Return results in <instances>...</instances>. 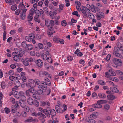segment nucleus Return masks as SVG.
<instances>
[{
  "label": "nucleus",
  "instance_id": "f257e3e1",
  "mask_svg": "<svg viewBox=\"0 0 123 123\" xmlns=\"http://www.w3.org/2000/svg\"><path fill=\"white\" fill-rule=\"evenodd\" d=\"M43 112L46 117H50V115L52 117L55 116L56 115L55 110L53 109H50L49 107H47L46 109L43 110Z\"/></svg>",
  "mask_w": 123,
  "mask_h": 123
},
{
  "label": "nucleus",
  "instance_id": "f03ea898",
  "mask_svg": "<svg viewBox=\"0 0 123 123\" xmlns=\"http://www.w3.org/2000/svg\"><path fill=\"white\" fill-rule=\"evenodd\" d=\"M122 62L121 60L114 58L113 59L112 62L111 64L114 67L117 68L118 66L121 65Z\"/></svg>",
  "mask_w": 123,
  "mask_h": 123
},
{
  "label": "nucleus",
  "instance_id": "7ed1b4c3",
  "mask_svg": "<svg viewBox=\"0 0 123 123\" xmlns=\"http://www.w3.org/2000/svg\"><path fill=\"white\" fill-rule=\"evenodd\" d=\"M114 50L113 52L114 55L117 57H119L120 58H122V56L121 55V51L119 50L118 48L115 47L114 48Z\"/></svg>",
  "mask_w": 123,
  "mask_h": 123
},
{
  "label": "nucleus",
  "instance_id": "20e7f679",
  "mask_svg": "<svg viewBox=\"0 0 123 123\" xmlns=\"http://www.w3.org/2000/svg\"><path fill=\"white\" fill-rule=\"evenodd\" d=\"M39 75L40 77H49L51 78L49 74L46 71H40L39 73Z\"/></svg>",
  "mask_w": 123,
  "mask_h": 123
},
{
  "label": "nucleus",
  "instance_id": "39448f33",
  "mask_svg": "<svg viewBox=\"0 0 123 123\" xmlns=\"http://www.w3.org/2000/svg\"><path fill=\"white\" fill-rule=\"evenodd\" d=\"M26 86L28 87L33 88L36 85V83L32 80H29L28 82L26 83Z\"/></svg>",
  "mask_w": 123,
  "mask_h": 123
},
{
  "label": "nucleus",
  "instance_id": "423d86ee",
  "mask_svg": "<svg viewBox=\"0 0 123 123\" xmlns=\"http://www.w3.org/2000/svg\"><path fill=\"white\" fill-rule=\"evenodd\" d=\"M35 91V90L33 88H30V89L26 91V94L27 96L29 97L33 93H34Z\"/></svg>",
  "mask_w": 123,
  "mask_h": 123
},
{
  "label": "nucleus",
  "instance_id": "0eeeda50",
  "mask_svg": "<svg viewBox=\"0 0 123 123\" xmlns=\"http://www.w3.org/2000/svg\"><path fill=\"white\" fill-rule=\"evenodd\" d=\"M37 16H40L41 15L43 16L44 15V12L42 9H40L39 10L37 9L36 10L35 12Z\"/></svg>",
  "mask_w": 123,
  "mask_h": 123
},
{
  "label": "nucleus",
  "instance_id": "6e6552de",
  "mask_svg": "<svg viewBox=\"0 0 123 123\" xmlns=\"http://www.w3.org/2000/svg\"><path fill=\"white\" fill-rule=\"evenodd\" d=\"M27 11V9H23V11H21V13H20V17L21 19L24 20L26 17L25 13Z\"/></svg>",
  "mask_w": 123,
  "mask_h": 123
},
{
  "label": "nucleus",
  "instance_id": "1a4fd4ad",
  "mask_svg": "<svg viewBox=\"0 0 123 123\" xmlns=\"http://www.w3.org/2000/svg\"><path fill=\"white\" fill-rule=\"evenodd\" d=\"M50 27H49L48 28L49 30L50 31H53V32L51 31L50 32H49V33H50V34H51V35L55 32L54 31H53L52 30H53L52 26L54 25L55 23L54 21L52 20H50Z\"/></svg>",
  "mask_w": 123,
  "mask_h": 123
},
{
  "label": "nucleus",
  "instance_id": "9d476101",
  "mask_svg": "<svg viewBox=\"0 0 123 123\" xmlns=\"http://www.w3.org/2000/svg\"><path fill=\"white\" fill-rule=\"evenodd\" d=\"M47 87V85L46 83L44 84H41V85H39L38 88L39 89H40L41 90L43 91V92H46Z\"/></svg>",
  "mask_w": 123,
  "mask_h": 123
},
{
  "label": "nucleus",
  "instance_id": "9b49d317",
  "mask_svg": "<svg viewBox=\"0 0 123 123\" xmlns=\"http://www.w3.org/2000/svg\"><path fill=\"white\" fill-rule=\"evenodd\" d=\"M85 121L89 123H95V121L92 119L91 117V116L89 117H87L85 119Z\"/></svg>",
  "mask_w": 123,
  "mask_h": 123
},
{
  "label": "nucleus",
  "instance_id": "f8f14e48",
  "mask_svg": "<svg viewBox=\"0 0 123 123\" xmlns=\"http://www.w3.org/2000/svg\"><path fill=\"white\" fill-rule=\"evenodd\" d=\"M44 80L45 81V82H41V84H44L46 83V85H47V84L49 86L51 84L50 82V80L49 79H48V78H45L44 79Z\"/></svg>",
  "mask_w": 123,
  "mask_h": 123
},
{
  "label": "nucleus",
  "instance_id": "ddd939ff",
  "mask_svg": "<svg viewBox=\"0 0 123 123\" xmlns=\"http://www.w3.org/2000/svg\"><path fill=\"white\" fill-rule=\"evenodd\" d=\"M26 100H24V99H21L19 100V103L21 107L22 108L24 107L26 105Z\"/></svg>",
  "mask_w": 123,
  "mask_h": 123
},
{
  "label": "nucleus",
  "instance_id": "4468645a",
  "mask_svg": "<svg viewBox=\"0 0 123 123\" xmlns=\"http://www.w3.org/2000/svg\"><path fill=\"white\" fill-rule=\"evenodd\" d=\"M36 63L37 65L40 67H41L43 64L41 60L40 59H38L36 61Z\"/></svg>",
  "mask_w": 123,
  "mask_h": 123
},
{
  "label": "nucleus",
  "instance_id": "2eb2a0df",
  "mask_svg": "<svg viewBox=\"0 0 123 123\" xmlns=\"http://www.w3.org/2000/svg\"><path fill=\"white\" fill-rule=\"evenodd\" d=\"M19 93L20 95L21 99H24V100H26V98L24 96V93L23 92L20 91Z\"/></svg>",
  "mask_w": 123,
  "mask_h": 123
},
{
  "label": "nucleus",
  "instance_id": "dca6fc26",
  "mask_svg": "<svg viewBox=\"0 0 123 123\" xmlns=\"http://www.w3.org/2000/svg\"><path fill=\"white\" fill-rule=\"evenodd\" d=\"M27 102L29 104L31 105H34V100L31 98L29 97L28 98Z\"/></svg>",
  "mask_w": 123,
  "mask_h": 123
},
{
  "label": "nucleus",
  "instance_id": "f3484780",
  "mask_svg": "<svg viewBox=\"0 0 123 123\" xmlns=\"http://www.w3.org/2000/svg\"><path fill=\"white\" fill-rule=\"evenodd\" d=\"M55 109L56 111L58 113H60L62 112H63V110H61L60 108V107L58 105H56L55 106Z\"/></svg>",
  "mask_w": 123,
  "mask_h": 123
},
{
  "label": "nucleus",
  "instance_id": "a211bd4d",
  "mask_svg": "<svg viewBox=\"0 0 123 123\" xmlns=\"http://www.w3.org/2000/svg\"><path fill=\"white\" fill-rule=\"evenodd\" d=\"M92 107L93 108H101L102 106L101 104L98 103L97 104H95L94 105H92Z\"/></svg>",
  "mask_w": 123,
  "mask_h": 123
},
{
  "label": "nucleus",
  "instance_id": "6ab92c4d",
  "mask_svg": "<svg viewBox=\"0 0 123 123\" xmlns=\"http://www.w3.org/2000/svg\"><path fill=\"white\" fill-rule=\"evenodd\" d=\"M41 105L42 106H45L46 105L49 106V102L48 101H43L41 102Z\"/></svg>",
  "mask_w": 123,
  "mask_h": 123
},
{
  "label": "nucleus",
  "instance_id": "aec40b11",
  "mask_svg": "<svg viewBox=\"0 0 123 123\" xmlns=\"http://www.w3.org/2000/svg\"><path fill=\"white\" fill-rule=\"evenodd\" d=\"M98 97L104 99L106 98V95L104 93H100L98 94Z\"/></svg>",
  "mask_w": 123,
  "mask_h": 123
},
{
  "label": "nucleus",
  "instance_id": "412c9836",
  "mask_svg": "<svg viewBox=\"0 0 123 123\" xmlns=\"http://www.w3.org/2000/svg\"><path fill=\"white\" fill-rule=\"evenodd\" d=\"M53 40L55 42L58 43L59 42L60 38L58 37L55 36L53 37Z\"/></svg>",
  "mask_w": 123,
  "mask_h": 123
},
{
  "label": "nucleus",
  "instance_id": "4be33fe9",
  "mask_svg": "<svg viewBox=\"0 0 123 123\" xmlns=\"http://www.w3.org/2000/svg\"><path fill=\"white\" fill-rule=\"evenodd\" d=\"M36 12V10L34 8H32L30 10L29 14L33 15Z\"/></svg>",
  "mask_w": 123,
  "mask_h": 123
},
{
  "label": "nucleus",
  "instance_id": "5701e85b",
  "mask_svg": "<svg viewBox=\"0 0 123 123\" xmlns=\"http://www.w3.org/2000/svg\"><path fill=\"white\" fill-rule=\"evenodd\" d=\"M13 59L14 61L16 62H18L20 60V59L19 56H18V55H16L13 57Z\"/></svg>",
  "mask_w": 123,
  "mask_h": 123
},
{
  "label": "nucleus",
  "instance_id": "b1692460",
  "mask_svg": "<svg viewBox=\"0 0 123 123\" xmlns=\"http://www.w3.org/2000/svg\"><path fill=\"white\" fill-rule=\"evenodd\" d=\"M110 89L111 91L115 92H118V90L115 87H112L110 88Z\"/></svg>",
  "mask_w": 123,
  "mask_h": 123
},
{
  "label": "nucleus",
  "instance_id": "393cba45",
  "mask_svg": "<svg viewBox=\"0 0 123 123\" xmlns=\"http://www.w3.org/2000/svg\"><path fill=\"white\" fill-rule=\"evenodd\" d=\"M81 11L82 13H83V17L84 18H87V15L86 13V10H84V9H82L81 10Z\"/></svg>",
  "mask_w": 123,
  "mask_h": 123
},
{
  "label": "nucleus",
  "instance_id": "a878e982",
  "mask_svg": "<svg viewBox=\"0 0 123 123\" xmlns=\"http://www.w3.org/2000/svg\"><path fill=\"white\" fill-rule=\"evenodd\" d=\"M23 2H21L19 3L18 6V8L19 9H23L25 7L24 4L23 3Z\"/></svg>",
  "mask_w": 123,
  "mask_h": 123
},
{
  "label": "nucleus",
  "instance_id": "bb28decb",
  "mask_svg": "<svg viewBox=\"0 0 123 123\" xmlns=\"http://www.w3.org/2000/svg\"><path fill=\"white\" fill-rule=\"evenodd\" d=\"M15 97L17 99L20 98H21L20 96L19 93L17 91H15L14 92V94Z\"/></svg>",
  "mask_w": 123,
  "mask_h": 123
},
{
  "label": "nucleus",
  "instance_id": "cd10ccee",
  "mask_svg": "<svg viewBox=\"0 0 123 123\" xmlns=\"http://www.w3.org/2000/svg\"><path fill=\"white\" fill-rule=\"evenodd\" d=\"M22 61L24 64L25 66H27L29 65V63L25 59H25H22Z\"/></svg>",
  "mask_w": 123,
  "mask_h": 123
},
{
  "label": "nucleus",
  "instance_id": "c85d7f7f",
  "mask_svg": "<svg viewBox=\"0 0 123 123\" xmlns=\"http://www.w3.org/2000/svg\"><path fill=\"white\" fill-rule=\"evenodd\" d=\"M35 121V119H33L32 117H28V119L26 120H25V121L29 122H31Z\"/></svg>",
  "mask_w": 123,
  "mask_h": 123
},
{
  "label": "nucleus",
  "instance_id": "c756f323",
  "mask_svg": "<svg viewBox=\"0 0 123 123\" xmlns=\"http://www.w3.org/2000/svg\"><path fill=\"white\" fill-rule=\"evenodd\" d=\"M33 93L34 94L32 95V96L33 98L37 99H39L40 98L39 95L38 94Z\"/></svg>",
  "mask_w": 123,
  "mask_h": 123
},
{
  "label": "nucleus",
  "instance_id": "7c9ffc66",
  "mask_svg": "<svg viewBox=\"0 0 123 123\" xmlns=\"http://www.w3.org/2000/svg\"><path fill=\"white\" fill-rule=\"evenodd\" d=\"M17 108L14 105H12V106L11 111L13 113H15L16 112Z\"/></svg>",
  "mask_w": 123,
  "mask_h": 123
},
{
  "label": "nucleus",
  "instance_id": "2f4dec72",
  "mask_svg": "<svg viewBox=\"0 0 123 123\" xmlns=\"http://www.w3.org/2000/svg\"><path fill=\"white\" fill-rule=\"evenodd\" d=\"M26 48H27L28 50H31L33 49V47L31 44H27Z\"/></svg>",
  "mask_w": 123,
  "mask_h": 123
},
{
  "label": "nucleus",
  "instance_id": "473e14b6",
  "mask_svg": "<svg viewBox=\"0 0 123 123\" xmlns=\"http://www.w3.org/2000/svg\"><path fill=\"white\" fill-rule=\"evenodd\" d=\"M33 17V15L29 14L27 16L28 20V21H31Z\"/></svg>",
  "mask_w": 123,
  "mask_h": 123
},
{
  "label": "nucleus",
  "instance_id": "72a5a7b5",
  "mask_svg": "<svg viewBox=\"0 0 123 123\" xmlns=\"http://www.w3.org/2000/svg\"><path fill=\"white\" fill-rule=\"evenodd\" d=\"M98 83L101 85H105L106 83L104 81L102 80H99L98 81Z\"/></svg>",
  "mask_w": 123,
  "mask_h": 123
},
{
  "label": "nucleus",
  "instance_id": "f704fd0d",
  "mask_svg": "<svg viewBox=\"0 0 123 123\" xmlns=\"http://www.w3.org/2000/svg\"><path fill=\"white\" fill-rule=\"evenodd\" d=\"M21 45L22 46L23 48H26V47L27 44L25 41H23L21 43Z\"/></svg>",
  "mask_w": 123,
  "mask_h": 123
},
{
  "label": "nucleus",
  "instance_id": "c9c22d12",
  "mask_svg": "<svg viewBox=\"0 0 123 123\" xmlns=\"http://www.w3.org/2000/svg\"><path fill=\"white\" fill-rule=\"evenodd\" d=\"M106 100H98L97 101V103L101 104L105 103H106Z\"/></svg>",
  "mask_w": 123,
  "mask_h": 123
},
{
  "label": "nucleus",
  "instance_id": "e433bc0d",
  "mask_svg": "<svg viewBox=\"0 0 123 123\" xmlns=\"http://www.w3.org/2000/svg\"><path fill=\"white\" fill-rule=\"evenodd\" d=\"M99 9V8L98 7H95L91 9V10L92 12L95 13L96 11H98Z\"/></svg>",
  "mask_w": 123,
  "mask_h": 123
},
{
  "label": "nucleus",
  "instance_id": "4c0bfd02",
  "mask_svg": "<svg viewBox=\"0 0 123 123\" xmlns=\"http://www.w3.org/2000/svg\"><path fill=\"white\" fill-rule=\"evenodd\" d=\"M38 16H34V20L36 22H38L39 23H40V20L39 19Z\"/></svg>",
  "mask_w": 123,
  "mask_h": 123
},
{
  "label": "nucleus",
  "instance_id": "58836bf2",
  "mask_svg": "<svg viewBox=\"0 0 123 123\" xmlns=\"http://www.w3.org/2000/svg\"><path fill=\"white\" fill-rule=\"evenodd\" d=\"M23 9H17L16 10L15 12V14L17 15H19V13H21V11H23Z\"/></svg>",
  "mask_w": 123,
  "mask_h": 123
},
{
  "label": "nucleus",
  "instance_id": "ea45409f",
  "mask_svg": "<svg viewBox=\"0 0 123 123\" xmlns=\"http://www.w3.org/2000/svg\"><path fill=\"white\" fill-rule=\"evenodd\" d=\"M45 25L47 26L48 28L50 26V21L45 20Z\"/></svg>",
  "mask_w": 123,
  "mask_h": 123
},
{
  "label": "nucleus",
  "instance_id": "a19ab883",
  "mask_svg": "<svg viewBox=\"0 0 123 123\" xmlns=\"http://www.w3.org/2000/svg\"><path fill=\"white\" fill-rule=\"evenodd\" d=\"M17 5L15 4L12 6L11 7V8L12 10L14 11L17 9Z\"/></svg>",
  "mask_w": 123,
  "mask_h": 123
},
{
  "label": "nucleus",
  "instance_id": "79ce46f5",
  "mask_svg": "<svg viewBox=\"0 0 123 123\" xmlns=\"http://www.w3.org/2000/svg\"><path fill=\"white\" fill-rule=\"evenodd\" d=\"M54 14L51 11H50L49 12V15H50V17L52 19H53L55 17Z\"/></svg>",
  "mask_w": 123,
  "mask_h": 123
},
{
  "label": "nucleus",
  "instance_id": "37998d69",
  "mask_svg": "<svg viewBox=\"0 0 123 123\" xmlns=\"http://www.w3.org/2000/svg\"><path fill=\"white\" fill-rule=\"evenodd\" d=\"M38 116L41 117L43 118H45L46 117V115H45L43 114L41 112H39L38 113Z\"/></svg>",
  "mask_w": 123,
  "mask_h": 123
},
{
  "label": "nucleus",
  "instance_id": "c03bdc74",
  "mask_svg": "<svg viewBox=\"0 0 123 123\" xmlns=\"http://www.w3.org/2000/svg\"><path fill=\"white\" fill-rule=\"evenodd\" d=\"M34 105L36 107L38 106L39 105V103L38 101L37 100H34Z\"/></svg>",
  "mask_w": 123,
  "mask_h": 123
},
{
  "label": "nucleus",
  "instance_id": "a18cd8bd",
  "mask_svg": "<svg viewBox=\"0 0 123 123\" xmlns=\"http://www.w3.org/2000/svg\"><path fill=\"white\" fill-rule=\"evenodd\" d=\"M43 92V91L41 90L40 89H39L37 91V94L39 95H42L43 94V92Z\"/></svg>",
  "mask_w": 123,
  "mask_h": 123
},
{
  "label": "nucleus",
  "instance_id": "49530a36",
  "mask_svg": "<svg viewBox=\"0 0 123 123\" xmlns=\"http://www.w3.org/2000/svg\"><path fill=\"white\" fill-rule=\"evenodd\" d=\"M42 57L43 59L44 60L46 61L47 59V56L46 55L44 54H43L42 55Z\"/></svg>",
  "mask_w": 123,
  "mask_h": 123
},
{
  "label": "nucleus",
  "instance_id": "de8ad7c7",
  "mask_svg": "<svg viewBox=\"0 0 123 123\" xmlns=\"http://www.w3.org/2000/svg\"><path fill=\"white\" fill-rule=\"evenodd\" d=\"M87 17H88L92 19L93 18V17H94V16L92 13H88Z\"/></svg>",
  "mask_w": 123,
  "mask_h": 123
},
{
  "label": "nucleus",
  "instance_id": "09e8293b",
  "mask_svg": "<svg viewBox=\"0 0 123 123\" xmlns=\"http://www.w3.org/2000/svg\"><path fill=\"white\" fill-rule=\"evenodd\" d=\"M44 49L45 51H51L50 47L49 46H46L44 47Z\"/></svg>",
  "mask_w": 123,
  "mask_h": 123
},
{
  "label": "nucleus",
  "instance_id": "8fccbe9b",
  "mask_svg": "<svg viewBox=\"0 0 123 123\" xmlns=\"http://www.w3.org/2000/svg\"><path fill=\"white\" fill-rule=\"evenodd\" d=\"M23 108H24V110L27 112H28L29 111V108L28 106L26 105H25Z\"/></svg>",
  "mask_w": 123,
  "mask_h": 123
},
{
  "label": "nucleus",
  "instance_id": "3c124183",
  "mask_svg": "<svg viewBox=\"0 0 123 123\" xmlns=\"http://www.w3.org/2000/svg\"><path fill=\"white\" fill-rule=\"evenodd\" d=\"M110 79L115 81H118V79L117 78L114 77H110Z\"/></svg>",
  "mask_w": 123,
  "mask_h": 123
},
{
  "label": "nucleus",
  "instance_id": "603ef678",
  "mask_svg": "<svg viewBox=\"0 0 123 123\" xmlns=\"http://www.w3.org/2000/svg\"><path fill=\"white\" fill-rule=\"evenodd\" d=\"M104 108L106 110H108L110 108V105L108 104H106L104 105Z\"/></svg>",
  "mask_w": 123,
  "mask_h": 123
},
{
  "label": "nucleus",
  "instance_id": "864d4df0",
  "mask_svg": "<svg viewBox=\"0 0 123 123\" xmlns=\"http://www.w3.org/2000/svg\"><path fill=\"white\" fill-rule=\"evenodd\" d=\"M108 97V98L110 99L113 100L115 99V96L112 95H109Z\"/></svg>",
  "mask_w": 123,
  "mask_h": 123
},
{
  "label": "nucleus",
  "instance_id": "5fc2aeb1",
  "mask_svg": "<svg viewBox=\"0 0 123 123\" xmlns=\"http://www.w3.org/2000/svg\"><path fill=\"white\" fill-rule=\"evenodd\" d=\"M6 84L4 82H2L1 84V86L2 88L4 89L5 88Z\"/></svg>",
  "mask_w": 123,
  "mask_h": 123
},
{
  "label": "nucleus",
  "instance_id": "6e6d98bb",
  "mask_svg": "<svg viewBox=\"0 0 123 123\" xmlns=\"http://www.w3.org/2000/svg\"><path fill=\"white\" fill-rule=\"evenodd\" d=\"M25 59L28 62H32L33 61V59L31 57L29 58H25Z\"/></svg>",
  "mask_w": 123,
  "mask_h": 123
},
{
  "label": "nucleus",
  "instance_id": "4d7b16f0",
  "mask_svg": "<svg viewBox=\"0 0 123 123\" xmlns=\"http://www.w3.org/2000/svg\"><path fill=\"white\" fill-rule=\"evenodd\" d=\"M111 56V55L110 54H108L107 55L106 58H105V59L107 61H108L110 59Z\"/></svg>",
  "mask_w": 123,
  "mask_h": 123
},
{
  "label": "nucleus",
  "instance_id": "13d9d810",
  "mask_svg": "<svg viewBox=\"0 0 123 123\" xmlns=\"http://www.w3.org/2000/svg\"><path fill=\"white\" fill-rule=\"evenodd\" d=\"M25 39L27 41L31 42V38L29 36H26L25 37Z\"/></svg>",
  "mask_w": 123,
  "mask_h": 123
},
{
  "label": "nucleus",
  "instance_id": "bf43d9fd",
  "mask_svg": "<svg viewBox=\"0 0 123 123\" xmlns=\"http://www.w3.org/2000/svg\"><path fill=\"white\" fill-rule=\"evenodd\" d=\"M62 25L64 26H65L67 25V22L65 20H63L61 22Z\"/></svg>",
  "mask_w": 123,
  "mask_h": 123
},
{
  "label": "nucleus",
  "instance_id": "052dcab7",
  "mask_svg": "<svg viewBox=\"0 0 123 123\" xmlns=\"http://www.w3.org/2000/svg\"><path fill=\"white\" fill-rule=\"evenodd\" d=\"M72 14L78 17H80V15L78 14V12L77 11H74L72 13Z\"/></svg>",
  "mask_w": 123,
  "mask_h": 123
},
{
  "label": "nucleus",
  "instance_id": "680f3d73",
  "mask_svg": "<svg viewBox=\"0 0 123 123\" xmlns=\"http://www.w3.org/2000/svg\"><path fill=\"white\" fill-rule=\"evenodd\" d=\"M38 46L39 48L41 49H43V45L41 43H39L38 44Z\"/></svg>",
  "mask_w": 123,
  "mask_h": 123
},
{
  "label": "nucleus",
  "instance_id": "e2e57ef3",
  "mask_svg": "<svg viewBox=\"0 0 123 123\" xmlns=\"http://www.w3.org/2000/svg\"><path fill=\"white\" fill-rule=\"evenodd\" d=\"M5 113L6 114H8L10 112L9 109L7 108H5L4 109Z\"/></svg>",
  "mask_w": 123,
  "mask_h": 123
},
{
  "label": "nucleus",
  "instance_id": "0e129e2a",
  "mask_svg": "<svg viewBox=\"0 0 123 123\" xmlns=\"http://www.w3.org/2000/svg\"><path fill=\"white\" fill-rule=\"evenodd\" d=\"M65 1L66 3V6L67 7L69 6L70 5L69 0H65Z\"/></svg>",
  "mask_w": 123,
  "mask_h": 123
},
{
  "label": "nucleus",
  "instance_id": "69168bd1",
  "mask_svg": "<svg viewBox=\"0 0 123 123\" xmlns=\"http://www.w3.org/2000/svg\"><path fill=\"white\" fill-rule=\"evenodd\" d=\"M92 97L95 99L97 97V94L95 92H93L92 94Z\"/></svg>",
  "mask_w": 123,
  "mask_h": 123
},
{
  "label": "nucleus",
  "instance_id": "338daca9",
  "mask_svg": "<svg viewBox=\"0 0 123 123\" xmlns=\"http://www.w3.org/2000/svg\"><path fill=\"white\" fill-rule=\"evenodd\" d=\"M47 59L46 60L50 63H51L52 62V60L51 58L50 57H47Z\"/></svg>",
  "mask_w": 123,
  "mask_h": 123
},
{
  "label": "nucleus",
  "instance_id": "774afa93",
  "mask_svg": "<svg viewBox=\"0 0 123 123\" xmlns=\"http://www.w3.org/2000/svg\"><path fill=\"white\" fill-rule=\"evenodd\" d=\"M111 74V73L108 72H106L105 73V76L107 78L110 77V75Z\"/></svg>",
  "mask_w": 123,
  "mask_h": 123
}]
</instances>
